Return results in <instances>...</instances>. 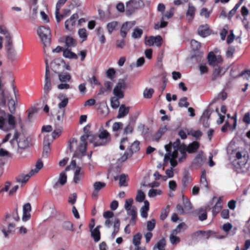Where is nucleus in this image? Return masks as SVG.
<instances>
[{
	"mask_svg": "<svg viewBox=\"0 0 250 250\" xmlns=\"http://www.w3.org/2000/svg\"><path fill=\"white\" fill-rule=\"evenodd\" d=\"M90 127L89 125H87L83 128L84 134L80 137V141H78L74 138L70 140L68 147L71 151H74L73 158H80L84 155L87 146L86 140L89 138L91 141V139H93L94 136L90 134Z\"/></svg>",
	"mask_w": 250,
	"mask_h": 250,
	"instance_id": "nucleus-1",
	"label": "nucleus"
},
{
	"mask_svg": "<svg viewBox=\"0 0 250 250\" xmlns=\"http://www.w3.org/2000/svg\"><path fill=\"white\" fill-rule=\"evenodd\" d=\"M173 151L171 153L170 151L171 146L167 145L165 146L167 153L165 156L164 161L169 159L170 156L174 158H177L179 162L184 161L187 157V153H186V145L185 144L181 145L180 140L177 139L173 143Z\"/></svg>",
	"mask_w": 250,
	"mask_h": 250,
	"instance_id": "nucleus-2",
	"label": "nucleus"
},
{
	"mask_svg": "<svg viewBox=\"0 0 250 250\" xmlns=\"http://www.w3.org/2000/svg\"><path fill=\"white\" fill-rule=\"evenodd\" d=\"M29 143L28 137L23 134H19L17 132L15 133L13 138L10 141L11 147L15 148L17 152L20 154L29 146Z\"/></svg>",
	"mask_w": 250,
	"mask_h": 250,
	"instance_id": "nucleus-3",
	"label": "nucleus"
},
{
	"mask_svg": "<svg viewBox=\"0 0 250 250\" xmlns=\"http://www.w3.org/2000/svg\"><path fill=\"white\" fill-rule=\"evenodd\" d=\"M16 127L15 117L11 114L4 113L0 116V129L7 131Z\"/></svg>",
	"mask_w": 250,
	"mask_h": 250,
	"instance_id": "nucleus-4",
	"label": "nucleus"
},
{
	"mask_svg": "<svg viewBox=\"0 0 250 250\" xmlns=\"http://www.w3.org/2000/svg\"><path fill=\"white\" fill-rule=\"evenodd\" d=\"M99 131L98 136L94 135L93 138L91 139V142L95 146L106 145L110 141V134L107 130L102 129Z\"/></svg>",
	"mask_w": 250,
	"mask_h": 250,
	"instance_id": "nucleus-5",
	"label": "nucleus"
},
{
	"mask_svg": "<svg viewBox=\"0 0 250 250\" xmlns=\"http://www.w3.org/2000/svg\"><path fill=\"white\" fill-rule=\"evenodd\" d=\"M43 164L41 160H38L36 163L35 167L32 168L27 174H20L17 178V181L22 184L25 183L29 178L33 175L39 172L40 169L43 167Z\"/></svg>",
	"mask_w": 250,
	"mask_h": 250,
	"instance_id": "nucleus-6",
	"label": "nucleus"
},
{
	"mask_svg": "<svg viewBox=\"0 0 250 250\" xmlns=\"http://www.w3.org/2000/svg\"><path fill=\"white\" fill-rule=\"evenodd\" d=\"M37 33L40 36L44 46H49L51 42V31L49 27L41 26L37 30Z\"/></svg>",
	"mask_w": 250,
	"mask_h": 250,
	"instance_id": "nucleus-7",
	"label": "nucleus"
},
{
	"mask_svg": "<svg viewBox=\"0 0 250 250\" xmlns=\"http://www.w3.org/2000/svg\"><path fill=\"white\" fill-rule=\"evenodd\" d=\"M173 15V9L171 8L169 11H167L166 13H162L161 22L155 23L154 24V29L156 30L159 29L161 28L166 27L167 24V22L165 21L166 19L171 18Z\"/></svg>",
	"mask_w": 250,
	"mask_h": 250,
	"instance_id": "nucleus-8",
	"label": "nucleus"
},
{
	"mask_svg": "<svg viewBox=\"0 0 250 250\" xmlns=\"http://www.w3.org/2000/svg\"><path fill=\"white\" fill-rule=\"evenodd\" d=\"M163 39L161 36L158 35L156 36H150L146 37L145 44L147 46L155 45L157 47H160L162 44Z\"/></svg>",
	"mask_w": 250,
	"mask_h": 250,
	"instance_id": "nucleus-9",
	"label": "nucleus"
},
{
	"mask_svg": "<svg viewBox=\"0 0 250 250\" xmlns=\"http://www.w3.org/2000/svg\"><path fill=\"white\" fill-rule=\"evenodd\" d=\"M143 5V1L141 0H130L126 4V10L131 14L135 10L141 7Z\"/></svg>",
	"mask_w": 250,
	"mask_h": 250,
	"instance_id": "nucleus-10",
	"label": "nucleus"
},
{
	"mask_svg": "<svg viewBox=\"0 0 250 250\" xmlns=\"http://www.w3.org/2000/svg\"><path fill=\"white\" fill-rule=\"evenodd\" d=\"M125 87V83L123 80H120L113 90V94L118 98H123L124 96L123 89Z\"/></svg>",
	"mask_w": 250,
	"mask_h": 250,
	"instance_id": "nucleus-11",
	"label": "nucleus"
},
{
	"mask_svg": "<svg viewBox=\"0 0 250 250\" xmlns=\"http://www.w3.org/2000/svg\"><path fill=\"white\" fill-rule=\"evenodd\" d=\"M79 18L78 14H73L70 18L65 22V28L66 30L71 31H72L77 23V21Z\"/></svg>",
	"mask_w": 250,
	"mask_h": 250,
	"instance_id": "nucleus-12",
	"label": "nucleus"
},
{
	"mask_svg": "<svg viewBox=\"0 0 250 250\" xmlns=\"http://www.w3.org/2000/svg\"><path fill=\"white\" fill-rule=\"evenodd\" d=\"M135 22L127 21L125 22L122 26L120 30V34L122 38H125L128 31L135 25Z\"/></svg>",
	"mask_w": 250,
	"mask_h": 250,
	"instance_id": "nucleus-13",
	"label": "nucleus"
},
{
	"mask_svg": "<svg viewBox=\"0 0 250 250\" xmlns=\"http://www.w3.org/2000/svg\"><path fill=\"white\" fill-rule=\"evenodd\" d=\"M65 65L64 62L62 59L60 58L55 59L52 62V69L56 73H58L60 69L62 67L63 68Z\"/></svg>",
	"mask_w": 250,
	"mask_h": 250,
	"instance_id": "nucleus-14",
	"label": "nucleus"
},
{
	"mask_svg": "<svg viewBox=\"0 0 250 250\" xmlns=\"http://www.w3.org/2000/svg\"><path fill=\"white\" fill-rule=\"evenodd\" d=\"M211 233V231H197L192 234V237L195 239H208Z\"/></svg>",
	"mask_w": 250,
	"mask_h": 250,
	"instance_id": "nucleus-15",
	"label": "nucleus"
},
{
	"mask_svg": "<svg viewBox=\"0 0 250 250\" xmlns=\"http://www.w3.org/2000/svg\"><path fill=\"white\" fill-rule=\"evenodd\" d=\"M51 142V140L50 138V136L47 135L44 137L43 144V152L42 154L43 156L47 157L50 150V145Z\"/></svg>",
	"mask_w": 250,
	"mask_h": 250,
	"instance_id": "nucleus-16",
	"label": "nucleus"
},
{
	"mask_svg": "<svg viewBox=\"0 0 250 250\" xmlns=\"http://www.w3.org/2000/svg\"><path fill=\"white\" fill-rule=\"evenodd\" d=\"M208 59L209 64L213 66H214L221 61V58L219 56L216 57L212 52L209 53Z\"/></svg>",
	"mask_w": 250,
	"mask_h": 250,
	"instance_id": "nucleus-17",
	"label": "nucleus"
},
{
	"mask_svg": "<svg viewBox=\"0 0 250 250\" xmlns=\"http://www.w3.org/2000/svg\"><path fill=\"white\" fill-rule=\"evenodd\" d=\"M106 184L104 182L100 181L96 182L93 184L94 190L92 192L93 197H97L99 191L104 188Z\"/></svg>",
	"mask_w": 250,
	"mask_h": 250,
	"instance_id": "nucleus-18",
	"label": "nucleus"
},
{
	"mask_svg": "<svg viewBox=\"0 0 250 250\" xmlns=\"http://www.w3.org/2000/svg\"><path fill=\"white\" fill-rule=\"evenodd\" d=\"M114 216V213L111 211H105L103 214L104 217L106 219L104 223L105 227L107 228L111 227L112 223L110 220V219L113 218Z\"/></svg>",
	"mask_w": 250,
	"mask_h": 250,
	"instance_id": "nucleus-19",
	"label": "nucleus"
},
{
	"mask_svg": "<svg viewBox=\"0 0 250 250\" xmlns=\"http://www.w3.org/2000/svg\"><path fill=\"white\" fill-rule=\"evenodd\" d=\"M67 181V176L65 171L62 172L60 174L58 181L54 184L53 187L55 188L59 187V185H63Z\"/></svg>",
	"mask_w": 250,
	"mask_h": 250,
	"instance_id": "nucleus-20",
	"label": "nucleus"
},
{
	"mask_svg": "<svg viewBox=\"0 0 250 250\" xmlns=\"http://www.w3.org/2000/svg\"><path fill=\"white\" fill-rule=\"evenodd\" d=\"M192 181V178L191 177L189 172L187 171L184 172L183 177L182 179V185L184 188L188 187V184Z\"/></svg>",
	"mask_w": 250,
	"mask_h": 250,
	"instance_id": "nucleus-21",
	"label": "nucleus"
},
{
	"mask_svg": "<svg viewBox=\"0 0 250 250\" xmlns=\"http://www.w3.org/2000/svg\"><path fill=\"white\" fill-rule=\"evenodd\" d=\"M198 34L203 37H206L209 35L210 31L208 24L201 25L198 30Z\"/></svg>",
	"mask_w": 250,
	"mask_h": 250,
	"instance_id": "nucleus-22",
	"label": "nucleus"
},
{
	"mask_svg": "<svg viewBox=\"0 0 250 250\" xmlns=\"http://www.w3.org/2000/svg\"><path fill=\"white\" fill-rule=\"evenodd\" d=\"M7 50V57L9 60L14 61L17 57V52L12 45L6 46Z\"/></svg>",
	"mask_w": 250,
	"mask_h": 250,
	"instance_id": "nucleus-23",
	"label": "nucleus"
},
{
	"mask_svg": "<svg viewBox=\"0 0 250 250\" xmlns=\"http://www.w3.org/2000/svg\"><path fill=\"white\" fill-rule=\"evenodd\" d=\"M65 46L67 48H71L76 46V41L71 36H68L65 39Z\"/></svg>",
	"mask_w": 250,
	"mask_h": 250,
	"instance_id": "nucleus-24",
	"label": "nucleus"
},
{
	"mask_svg": "<svg viewBox=\"0 0 250 250\" xmlns=\"http://www.w3.org/2000/svg\"><path fill=\"white\" fill-rule=\"evenodd\" d=\"M195 8L190 3L188 4V9L186 12V16L188 21H191L194 16Z\"/></svg>",
	"mask_w": 250,
	"mask_h": 250,
	"instance_id": "nucleus-25",
	"label": "nucleus"
},
{
	"mask_svg": "<svg viewBox=\"0 0 250 250\" xmlns=\"http://www.w3.org/2000/svg\"><path fill=\"white\" fill-rule=\"evenodd\" d=\"M199 146V144L197 142H193L188 146H186V153L187 152L188 153L195 152L198 149Z\"/></svg>",
	"mask_w": 250,
	"mask_h": 250,
	"instance_id": "nucleus-26",
	"label": "nucleus"
},
{
	"mask_svg": "<svg viewBox=\"0 0 250 250\" xmlns=\"http://www.w3.org/2000/svg\"><path fill=\"white\" fill-rule=\"evenodd\" d=\"M129 108L126 107L124 104H122L119 109V113L117 116L118 118H121L125 116L129 112Z\"/></svg>",
	"mask_w": 250,
	"mask_h": 250,
	"instance_id": "nucleus-27",
	"label": "nucleus"
},
{
	"mask_svg": "<svg viewBox=\"0 0 250 250\" xmlns=\"http://www.w3.org/2000/svg\"><path fill=\"white\" fill-rule=\"evenodd\" d=\"M58 98L62 100L61 102H60L58 104V107L61 109H64V108L67 105L68 103V99L67 98L65 97V96L63 94H60L58 96Z\"/></svg>",
	"mask_w": 250,
	"mask_h": 250,
	"instance_id": "nucleus-28",
	"label": "nucleus"
},
{
	"mask_svg": "<svg viewBox=\"0 0 250 250\" xmlns=\"http://www.w3.org/2000/svg\"><path fill=\"white\" fill-rule=\"evenodd\" d=\"M120 227V221L118 218H115L113 221V228L114 230L111 234L112 238H114L119 232Z\"/></svg>",
	"mask_w": 250,
	"mask_h": 250,
	"instance_id": "nucleus-29",
	"label": "nucleus"
},
{
	"mask_svg": "<svg viewBox=\"0 0 250 250\" xmlns=\"http://www.w3.org/2000/svg\"><path fill=\"white\" fill-rule=\"evenodd\" d=\"M0 32L3 34L5 36L7 44L6 46L12 45V41L11 40V36L10 33L5 29L0 27Z\"/></svg>",
	"mask_w": 250,
	"mask_h": 250,
	"instance_id": "nucleus-30",
	"label": "nucleus"
},
{
	"mask_svg": "<svg viewBox=\"0 0 250 250\" xmlns=\"http://www.w3.org/2000/svg\"><path fill=\"white\" fill-rule=\"evenodd\" d=\"M149 202L146 200L144 201V205L141 209V215L143 218H146L147 216V211L149 210Z\"/></svg>",
	"mask_w": 250,
	"mask_h": 250,
	"instance_id": "nucleus-31",
	"label": "nucleus"
},
{
	"mask_svg": "<svg viewBox=\"0 0 250 250\" xmlns=\"http://www.w3.org/2000/svg\"><path fill=\"white\" fill-rule=\"evenodd\" d=\"M200 183L201 188H204L206 190L208 189V183L206 178L205 171H203L202 173Z\"/></svg>",
	"mask_w": 250,
	"mask_h": 250,
	"instance_id": "nucleus-32",
	"label": "nucleus"
},
{
	"mask_svg": "<svg viewBox=\"0 0 250 250\" xmlns=\"http://www.w3.org/2000/svg\"><path fill=\"white\" fill-rule=\"evenodd\" d=\"M223 204L221 198H219L218 199L217 202H216L215 206L213 207L212 208V213L213 215H216L221 210L222 208Z\"/></svg>",
	"mask_w": 250,
	"mask_h": 250,
	"instance_id": "nucleus-33",
	"label": "nucleus"
},
{
	"mask_svg": "<svg viewBox=\"0 0 250 250\" xmlns=\"http://www.w3.org/2000/svg\"><path fill=\"white\" fill-rule=\"evenodd\" d=\"M99 228L100 226H97L96 228L91 231V236L96 242H98L100 240Z\"/></svg>",
	"mask_w": 250,
	"mask_h": 250,
	"instance_id": "nucleus-34",
	"label": "nucleus"
},
{
	"mask_svg": "<svg viewBox=\"0 0 250 250\" xmlns=\"http://www.w3.org/2000/svg\"><path fill=\"white\" fill-rule=\"evenodd\" d=\"M8 93L4 90H1L0 93V105L4 106L6 104V99L8 97Z\"/></svg>",
	"mask_w": 250,
	"mask_h": 250,
	"instance_id": "nucleus-35",
	"label": "nucleus"
},
{
	"mask_svg": "<svg viewBox=\"0 0 250 250\" xmlns=\"http://www.w3.org/2000/svg\"><path fill=\"white\" fill-rule=\"evenodd\" d=\"M63 55L65 58L71 59H77L78 58L77 55L70 51L69 49L66 48L63 50Z\"/></svg>",
	"mask_w": 250,
	"mask_h": 250,
	"instance_id": "nucleus-36",
	"label": "nucleus"
},
{
	"mask_svg": "<svg viewBox=\"0 0 250 250\" xmlns=\"http://www.w3.org/2000/svg\"><path fill=\"white\" fill-rule=\"evenodd\" d=\"M5 219L6 220L13 219L17 222L20 219V217L18 215V208H15V210L12 213V216L10 214L7 213L5 216Z\"/></svg>",
	"mask_w": 250,
	"mask_h": 250,
	"instance_id": "nucleus-37",
	"label": "nucleus"
},
{
	"mask_svg": "<svg viewBox=\"0 0 250 250\" xmlns=\"http://www.w3.org/2000/svg\"><path fill=\"white\" fill-rule=\"evenodd\" d=\"M99 110L103 115H107L109 112V108L105 102H102L100 103Z\"/></svg>",
	"mask_w": 250,
	"mask_h": 250,
	"instance_id": "nucleus-38",
	"label": "nucleus"
},
{
	"mask_svg": "<svg viewBox=\"0 0 250 250\" xmlns=\"http://www.w3.org/2000/svg\"><path fill=\"white\" fill-rule=\"evenodd\" d=\"M118 25V22L116 21H113L109 22L107 24L106 28L109 34H111L112 32L116 29V27Z\"/></svg>",
	"mask_w": 250,
	"mask_h": 250,
	"instance_id": "nucleus-39",
	"label": "nucleus"
},
{
	"mask_svg": "<svg viewBox=\"0 0 250 250\" xmlns=\"http://www.w3.org/2000/svg\"><path fill=\"white\" fill-rule=\"evenodd\" d=\"M166 240L163 238L159 240L158 243L154 246L153 250L158 249V250H165Z\"/></svg>",
	"mask_w": 250,
	"mask_h": 250,
	"instance_id": "nucleus-40",
	"label": "nucleus"
},
{
	"mask_svg": "<svg viewBox=\"0 0 250 250\" xmlns=\"http://www.w3.org/2000/svg\"><path fill=\"white\" fill-rule=\"evenodd\" d=\"M82 173L81 172V168L77 167L74 176V182L75 183H78L82 178Z\"/></svg>",
	"mask_w": 250,
	"mask_h": 250,
	"instance_id": "nucleus-41",
	"label": "nucleus"
},
{
	"mask_svg": "<svg viewBox=\"0 0 250 250\" xmlns=\"http://www.w3.org/2000/svg\"><path fill=\"white\" fill-rule=\"evenodd\" d=\"M79 38L82 40V42L85 41L87 38V31L85 28H81L78 30Z\"/></svg>",
	"mask_w": 250,
	"mask_h": 250,
	"instance_id": "nucleus-42",
	"label": "nucleus"
},
{
	"mask_svg": "<svg viewBox=\"0 0 250 250\" xmlns=\"http://www.w3.org/2000/svg\"><path fill=\"white\" fill-rule=\"evenodd\" d=\"M126 176L125 174H122L120 176H115L114 177V180H117L118 179L119 180V185L120 187L122 186H126L125 185V181H126Z\"/></svg>",
	"mask_w": 250,
	"mask_h": 250,
	"instance_id": "nucleus-43",
	"label": "nucleus"
},
{
	"mask_svg": "<svg viewBox=\"0 0 250 250\" xmlns=\"http://www.w3.org/2000/svg\"><path fill=\"white\" fill-rule=\"evenodd\" d=\"M222 69L220 67L214 68L212 74V79L214 81L216 80L218 77L222 76L224 73H222Z\"/></svg>",
	"mask_w": 250,
	"mask_h": 250,
	"instance_id": "nucleus-44",
	"label": "nucleus"
},
{
	"mask_svg": "<svg viewBox=\"0 0 250 250\" xmlns=\"http://www.w3.org/2000/svg\"><path fill=\"white\" fill-rule=\"evenodd\" d=\"M143 33V30L138 27L135 28L132 33V37L133 39H139Z\"/></svg>",
	"mask_w": 250,
	"mask_h": 250,
	"instance_id": "nucleus-45",
	"label": "nucleus"
},
{
	"mask_svg": "<svg viewBox=\"0 0 250 250\" xmlns=\"http://www.w3.org/2000/svg\"><path fill=\"white\" fill-rule=\"evenodd\" d=\"M188 134L192 136L196 139L200 137L202 133L199 130H194L193 129L187 130Z\"/></svg>",
	"mask_w": 250,
	"mask_h": 250,
	"instance_id": "nucleus-46",
	"label": "nucleus"
},
{
	"mask_svg": "<svg viewBox=\"0 0 250 250\" xmlns=\"http://www.w3.org/2000/svg\"><path fill=\"white\" fill-rule=\"evenodd\" d=\"M97 32L100 42L102 43H104L105 42V38L104 34L103 29L101 27H99L97 29Z\"/></svg>",
	"mask_w": 250,
	"mask_h": 250,
	"instance_id": "nucleus-47",
	"label": "nucleus"
},
{
	"mask_svg": "<svg viewBox=\"0 0 250 250\" xmlns=\"http://www.w3.org/2000/svg\"><path fill=\"white\" fill-rule=\"evenodd\" d=\"M120 98H118L117 97H113L111 98V106L113 108H117L119 106L120 102L119 100Z\"/></svg>",
	"mask_w": 250,
	"mask_h": 250,
	"instance_id": "nucleus-48",
	"label": "nucleus"
},
{
	"mask_svg": "<svg viewBox=\"0 0 250 250\" xmlns=\"http://www.w3.org/2000/svg\"><path fill=\"white\" fill-rule=\"evenodd\" d=\"M59 78L62 82H67L71 79V76L69 74L60 73L59 74Z\"/></svg>",
	"mask_w": 250,
	"mask_h": 250,
	"instance_id": "nucleus-49",
	"label": "nucleus"
},
{
	"mask_svg": "<svg viewBox=\"0 0 250 250\" xmlns=\"http://www.w3.org/2000/svg\"><path fill=\"white\" fill-rule=\"evenodd\" d=\"M51 89V83L50 80H45V83L43 87L44 93L47 95Z\"/></svg>",
	"mask_w": 250,
	"mask_h": 250,
	"instance_id": "nucleus-50",
	"label": "nucleus"
},
{
	"mask_svg": "<svg viewBox=\"0 0 250 250\" xmlns=\"http://www.w3.org/2000/svg\"><path fill=\"white\" fill-rule=\"evenodd\" d=\"M142 238L141 234L139 233L135 234L132 240V243L134 246H138L140 244V241Z\"/></svg>",
	"mask_w": 250,
	"mask_h": 250,
	"instance_id": "nucleus-51",
	"label": "nucleus"
},
{
	"mask_svg": "<svg viewBox=\"0 0 250 250\" xmlns=\"http://www.w3.org/2000/svg\"><path fill=\"white\" fill-rule=\"evenodd\" d=\"M62 228L65 230L74 231L73 224L70 221H65L62 224Z\"/></svg>",
	"mask_w": 250,
	"mask_h": 250,
	"instance_id": "nucleus-52",
	"label": "nucleus"
},
{
	"mask_svg": "<svg viewBox=\"0 0 250 250\" xmlns=\"http://www.w3.org/2000/svg\"><path fill=\"white\" fill-rule=\"evenodd\" d=\"M139 149V142L137 141H135L131 146L130 150L131 152L130 153V156H131L134 152L138 151Z\"/></svg>",
	"mask_w": 250,
	"mask_h": 250,
	"instance_id": "nucleus-53",
	"label": "nucleus"
},
{
	"mask_svg": "<svg viewBox=\"0 0 250 250\" xmlns=\"http://www.w3.org/2000/svg\"><path fill=\"white\" fill-rule=\"evenodd\" d=\"M145 197V193L141 190H139L136 197V200L138 202H142Z\"/></svg>",
	"mask_w": 250,
	"mask_h": 250,
	"instance_id": "nucleus-54",
	"label": "nucleus"
},
{
	"mask_svg": "<svg viewBox=\"0 0 250 250\" xmlns=\"http://www.w3.org/2000/svg\"><path fill=\"white\" fill-rule=\"evenodd\" d=\"M194 161L195 163L199 165L202 166L205 161V158L203 155L198 154L196 156Z\"/></svg>",
	"mask_w": 250,
	"mask_h": 250,
	"instance_id": "nucleus-55",
	"label": "nucleus"
},
{
	"mask_svg": "<svg viewBox=\"0 0 250 250\" xmlns=\"http://www.w3.org/2000/svg\"><path fill=\"white\" fill-rule=\"evenodd\" d=\"M154 90L152 88L147 89L146 88L143 93L144 96L145 98H150L154 93Z\"/></svg>",
	"mask_w": 250,
	"mask_h": 250,
	"instance_id": "nucleus-56",
	"label": "nucleus"
},
{
	"mask_svg": "<svg viewBox=\"0 0 250 250\" xmlns=\"http://www.w3.org/2000/svg\"><path fill=\"white\" fill-rule=\"evenodd\" d=\"M8 106L9 109L11 113H14L15 112L16 107H15V102L13 99H10L8 101Z\"/></svg>",
	"mask_w": 250,
	"mask_h": 250,
	"instance_id": "nucleus-57",
	"label": "nucleus"
},
{
	"mask_svg": "<svg viewBox=\"0 0 250 250\" xmlns=\"http://www.w3.org/2000/svg\"><path fill=\"white\" fill-rule=\"evenodd\" d=\"M187 98L186 97H183L180 99L178 105L180 107H188L189 105V103L187 102Z\"/></svg>",
	"mask_w": 250,
	"mask_h": 250,
	"instance_id": "nucleus-58",
	"label": "nucleus"
},
{
	"mask_svg": "<svg viewBox=\"0 0 250 250\" xmlns=\"http://www.w3.org/2000/svg\"><path fill=\"white\" fill-rule=\"evenodd\" d=\"M183 204L186 211H188L191 209V205L189 200L184 199Z\"/></svg>",
	"mask_w": 250,
	"mask_h": 250,
	"instance_id": "nucleus-59",
	"label": "nucleus"
},
{
	"mask_svg": "<svg viewBox=\"0 0 250 250\" xmlns=\"http://www.w3.org/2000/svg\"><path fill=\"white\" fill-rule=\"evenodd\" d=\"M161 194V191L158 189H151L149 190L148 195L150 197H154L157 195Z\"/></svg>",
	"mask_w": 250,
	"mask_h": 250,
	"instance_id": "nucleus-60",
	"label": "nucleus"
},
{
	"mask_svg": "<svg viewBox=\"0 0 250 250\" xmlns=\"http://www.w3.org/2000/svg\"><path fill=\"white\" fill-rule=\"evenodd\" d=\"M127 214L132 216H137V209L134 206L126 209Z\"/></svg>",
	"mask_w": 250,
	"mask_h": 250,
	"instance_id": "nucleus-61",
	"label": "nucleus"
},
{
	"mask_svg": "<svg viewBox=\"0 0 250 250\" xmlns=\"http://www.w3.org/2000/svg\"><path fill=\"white\" fill-rule=\"evenodd\" d=\"M155 227V220L152 219L150 221H148L147 222V229L151 231Z\"/></svg>",
	"mask_w": 250,
	"mask_h": 250,
	"instance_id": "nucleus-62",
	"label": "nucleus"
},
{
	"mask_svg": "<svg viewBox=\"0 0 250 250\" xmlns=\"http://www.w3.org/2000/svg\"><path fill=\"white\" fill-rule=\"evenodd\" d=\"M210 13L211 12L209 11L207 8H203L200 11V15L201 16L205 17L206 18H208L209 17Z\"/></svg>",
	"mask_w": 250,
	"mask_h": 250,
	"instance_id": "nucleus-63",
	"label": "nucleus"
},
{
	"mask_svg": "<svg viewBox=\"0 0 250 250\" xmlns=\"http://www.w3.org/2000/svg\"><path fill=\"white\" fill-rule=\"evenodd\" d=\"M243 231L250 236V218L246 222Z\"/></svg>",
	"mask_w": 250,
	"mask_h": 250,
	"instance_id": "nucleus-64",
	"label": "nucleus"
}]
</instances>
